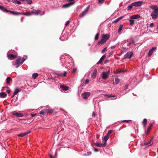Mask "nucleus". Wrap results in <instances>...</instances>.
Listing matches in <instances>:
<instances>
[{
  "label": "nucleus",
  "mask_w": 158,
  "mask_h": 158,
  "mask_svg": "<svg viewBox=\"0 0 158 158\" xmlns=\"http://www.w3.org/2000/svg\"><path fill=\"white\" fill-rule=\"evenodd\" d=\"M110 38V35L109 34H102L101 40L98 42L97 44L99 45L104 44Z\"/></svg>",
  "instance_id": "1"
},
{
  "label": "nucleus",
  "mask_w": 158,
  "mask_h": 158,
  "mask_svg": "<svg viewBox=\"0 0 158 158\" xmlns=\"http://www.w3.org/2000/svg\"><path fill=\"white\" fill-rule=\"evenodd\" d=\"M27 58V56H24L22 57H19L17 59L15 63V64L19 66L22 65Z\"/></svg>",
  "instance_id": "2"
},
{
  "label": "nucleus",
  "mask_w": 158,
  "mask_h": 158,
  "mask_svg": "<svg viewBox=\"0 0 158 158\" xmlns=\"http://www.w3.org/2000/svg\"><path fill=\"white\" fill-rule=\"evenodd\" d=\"M0 10L3 12H9L13 15H21L22 14V13H19L16 11H12L8 10L5 9L4 7L1 6V5H0Z\"/></svg>",
  "instance_id": "3"
},
{
  "label": "nucleus",
  "mask_w": 158,
  "mask_h": 158,
  "mask_svg": "<svg viewBox=\"0 0 158 158\" xmlns=\"http://www.w3.org/2000/svg\"><path fill=\"white\" fill-rule=\"evenodd\" d=\"M151 16L152 18L153 19H157L158 17V10H156L153 11L151 13Z\"/></svg>",
  "instance_id": "4"
},
{
  "label": "nucleus",
  "mask_w": 158,
  "mask_h": 158,
  "mask_svg": "<svg viewBox=\"0 0 158 158\" xmlns=\"http://www.w3.org/2000/svg\"><path fill=\"white\" fill-rule=\"evenodd\" d=\"M74 1L75 0H69V3L64 4L63 6V7L64 8H67L73 5L75 3Z\"/></svg>",
  "instance_id": "5"
},
{
  "label": "nucleus",
  "mask_w": 158,
  "mask_h": 158,
  "mask_svg": "<svg viewBox=\"0 0 158 158\" xmlns=\"http://www.w3.org/2000/svg\"><path fill=\"white\" fill-rule=\"evenodd\" d=\"M110 71H108L107 72H103L101 74L102 78L104 80L106 79L109 77Z\"/></svg>",
  "instance_id": "6"
},
{
  "label": "nucleus",
  "mask_w": 158,
  "mask_h": 158,
  "mask_svg": "<svg viewBox=\"0 0 158 158\" xmlns=\"http://www.w3.org/2000/svg\"><path fill=\"white\" fill-rule=\"evenodd\" d=\"M89 5L84 10V11L82 12V13L81 14V15H80V17H83L86 14V13L88 12L89 11Z\"/></svg>",
  "instance_id": "7"
},
{
  "label": "nucleus",
  "mask_w": 158,
  "mask_h": 158,
  "mask_svg": "<svg viewBox=\"0 0 158 158\" xmlns=\"http://www.w3.org/2000/svg\"><path fill=\"white\" fill-rule=\"evenodd\" d=\"M90 93L89 92H85L82 94L83 98L86 99L90 96Z\"/></svg>",
  "instance_id": "8"
},
{
  "label": "nucleus",
  "mask_w": 158,
  "mask_h": 158,
  "mask_svg": "<svg viewBox=\"0 0 158 158\" xmlns=\"http://www.w3.org/2000/svg\"><path fill=\"white\" fill-rule=\"evenodd\" d=\"M133 53L131 52H127L124 56V57L125 59H130L132 56Z\"/></svg>",
  "instance_id": "9"
},
{
  "label": "nucleus",
  "mask_w": 158,
  "mask_h": 158,
  "mask_svg": "<svg viewBox=\"0 0 158 158\" xmlns=\"http://www.w3.org/2000/svg\"><path fill=\"white\" fill-rule=\"evenodd\" d=\"M143 4V2L142 1H138L132 3V5L134 6H139Z\"/></svg>",
  "instance_id": "10"
},
{
  "label": "nucleus",
  "mask_w": 158,
  "mask_h": 158,
  "mask_svg": "<svg viewBox=\"0 0 158 158\" xmlns=\"http://www.w3.org/2000/svg\"><path fill=\"white\" fill-rule=\"evenodd\" d=\"M11 113L13 115L16 116L18 117H22L23 116V115L22 114L18 113L16 111H13Z\"/></svg>",
  "instance_id": "11"
},
{
  "label": "nucleus",
  "mask_w": 158,
  "mask_h": 158,
  "mask_svg": "<svg viewBox=\"0 0 158 158\" xmlns=\"http://www.w3.org/2000/svg\"><path fill=\"white\" fill-rule=\"evenodd\" d=\"M7 57L9 59L11 60H13L15 59L17 56L15 55H14L11 54H7Z\"/></svg>",
  "instance_id": "12"
},
{
  "label": "nucleus",
  "mask_w": 158,
  "mask_h": 158,
  "mask_svg": "<svg viewBox=\"0 0 158 158\" xmlns=\"http://www.w3.org/2000/svg\"><path fill=\"white\" fill-rule=\"evenodd\" d=\"M106 57V55L104 54L101 58L97 62V64H103V61Z\"/></svg>",
  "instance_id": "13"
},
{
  "label": "nucleus",
  "mask_w": 158,
  "mask_h": 158,
  "mask_svg": "<svg viewBox=\"0 0 158 158\" xmlns=\"http://www.w3.org/2000/svg\"><path fill=\"white\" fill-rule=\"evenodd\" d=\"M94 145L98 147H104L106 145V143H104L103 144L97 142L94 143Z\"/></svg>",
  "instance_id": "14"
},
{
  "label": "nucleus",
  "mask_w": 158,
  "mask_h": 158,
  "mask_svg": "<svg viewBox=\"0 0 158 158\" xmlns=\"http://www.w3.org/2000/svg\"><path fill=\"white\" fill-rule=\"evenodd\" d=\"M31 15L34 14L35 15H38L40 14L41 12V10H33L31 11Z\"/></svg>",
  "instance_id": "15"
},
{
  "label": "nucleus",
  "mask_w": 158,
  "mask_h": 158,
  "mask_svg": "<svg viewBox=\"0 0 158 158\" xmlns=\"http://www.w3.org/2000/svg\"><path fill=\"white\" fill-rule=\"evenodd\" d=\"M126 70H121L116 69V70H114V73H124L125 72H127Z\"/></svg>",
  "instance_id": "16"
},
{
  "label": "nucleus",
  "mask_w": 158,
  "mask_h": 158,
  "mask_svg": "<svg viewBox=\"0 0 158 158\" xmlns=\"http://www.w3.org/2000/svg\"><path fill=\"white\" fill-rule=\"evenodd\" d=\"M156 47H153L150 49L148 53V55L149 56H151L152 55L153 52L156 50Z\"/></svg>",
  "instance_id": "17"
},
{
  "label": "nucleus",
  "mask_w": 158,
  "mask_h": 158,
  "mask_svg": "<svg viewBox=\"0 0 158 158\" xmlns=\"http://www.w3.org/2000/svg\"><path fill=\"white\" fill-rule=\"evenodd\" d=\"M153 124L152 123L150 124L149 126H148L146 133L147 134H148L150 132V130L152 129V128L153 127Z\"/></svg>",
  "instance_id": "18"
},
{
  "label": "nucleus",
  "mask_w": 158,
  "mask_h": 158,
  "mask_svg": "<svg viewBox=\"0 0 158 158\" xmlns=\"http://www.w3.org/2000/svg\"><path fill=\"white\" fill-rule=\"evenodd\" d=\"M60 89L64 90H67L69 89V88L67 86L64 85H61L60 86Z\"/></svg>",
  "instance_id": "19"
},
{
  "label": "nucleus",
  "mask_w": 158,
  "mask_h": 158,
  "mask_svg": "<svg viewBox=\"0 0 158 158\" xmlns=\"http://www.w3.org/2000/svg\"><path fill=\"white\" fill-rule=\"evenodd\" d=\"M153 142L152 141V139H151L148 142H146L145 143V144L146 145H147L148 146H150L151 145L153 144Z\"/></svg>",
  "instance_id": "20"
},
{
  "label": "nucleus",
  "mask_w": 158,
  "mask_h": 158,
  "mask_svg": "<svg viewBox=\"0 0 158 158\" xmlns=\"http://www.w3.org/2000/svg\"><path fill=\"white\" fill-rule=\"evenodd\" d=\"M30 131H29L28 132H26V133H21L19 134V135H18V136H19V137H23L25 136L27 134L30 133Z\"/></svg>",
  "instance_id": "21"
},
{
  "label": "nucleus",
  "mask_w": 158,
  "mask_h": 158,
  "mask_svg": "<svg viewBox=\"0 0 158 158\" xmlns=\"http://www.w3.org/2000/svg\"><path fill=\"white\" fill-rule=\"evenodd\" d=\"M140 16L138 15H133L130 17V19H137L139 18Z\"/></svg>",
  "instance_id": "22"
},
{
  "label": "nucleus",
  "mask_w": 158,
  "mask_h": 158,
  "mask_svg": "<svg viewBox=\"0 0 158 158\" xmlns=\"http://www.w3.org/2000/svg\"><path fill=\"white\" fill-rule=\"evenodd\" d=\"M20 91V90L18 89V88H16L13 94V97H14L15 95H16Z\"/></svg>",
  "instance_id": "23"
},
{
  "label": "nucleus",
  "mask_w": 158,
  "mask_h": 158,
  "mask_svg": "<svg viewBox=\"0 0 158 158\" xmlns=\"http://www.w3.org/2000/svg\"><path fill=\"white\" fill-rule=\"evenodd\" d=\"M149 7L151 9L153 10L154 11H155V10H158V7H156L155 5H151L149 6Z\"/></svg>",
  "instance_id": "24"
},
{
  "label": "nucleus",
  "mask_w": 158,
  "mask_h": 158,
  "mask_svg": "<svg viewBox=\"0 0 158 158\" xmlns=\"http://www.w3.org/2000/svg\"><path fill=\"white\" fill-rule=\"evenodd\" d=\"M11 78L10 77H7L6 79V83L9 84L12 81Z\"/></svg>",
  "instance_id": "25"
},
{
  "label": "nucleus",
  "mask_w": 158,
  "mask_h": 158,
  "mask_svg": "<svg viewBox=\"0 0 158 158\" xmlns=\"http://www.w3.org/2000/svg\"><path fill=\"white\" fill-rule=\"evenodd\" d=\"M7 95L4 92H1L0 93V97L2 98H4Z\"/></svg>",
  "instance_id": "26"
},
{
  "label": "nucleus",
  "mask_w": 158,
  "mask_h": 158,
  "mask_svg": "<svg viewBox=\"0 0 158 158\" xmlns=\"http://www.w3.org/2000/svg\"><path fill=\"white\" fill-rule=\"evenodd\" d=\"M96 74H97V71H96V70H95L92 74L91 77L92 78H93V79L94 78L96 77Z\"/></svg>",
  "instance_id": "27"
},
{
  "label": "nucleus",
  "mask_w": 158,
  "mask_h": 158,
  "mask_svg": "<svg viewBox=\"0 0 158 158\" xmlns=\"http://www.w3.org/2000/svg\"><path fill=\"white\" fill-rule=\"evenodd\" d=\"M21 15H24L26 16H30L31 15V12H27L25 13H22Z\"/></svg>",
  "instance_id": "28"
},
{
  "label": "nucleus",
  "mask_w": 158,
  "mask_h": 158,
  "mask_svg": "<svg viewBox=\"0 0 158 158\" xmlns=\"http://www.w3.org/2000/svg\"><path fill=\"white\" fill-rule=\"evenodd\" d=\"M147 119L146 118H144L143 119V121L142 122V124L143 125V126L145 127L147 124Z\"/></svg>",
  "instance_id": "29"
},
{
  "label": "nucleus",
  "mask_w": 158,
  "mask_h": 158,
  "mask_svg": "<svg viewBox=\"0 0 158 158\" xmlns=\"http://www.w3.org/2000/svg\"><path fill=\"white\" fill-rule=\"evenodd\" d=\"M38 76V74L37 73H34L32 75V77L34 79H36Z\"/></svg>",
  "instance_id": "30"
},
{
  "label": "nucleus",
  "mask_w": 158,
  "mask_h": 158,
  "mask_svg": "<svg viewBox=\"0 0 158 158\" xmlns=\"http://www.w3.org/2000/svg\"><path fill=\"white\" fill-rule=\"evenodd\" d=\"M109 139V135H106L105 136H104V138H103V140L105 141V143H106V142L108 140V139Z\"/></svg>",
  "instance_id": "31"
},
{
  "label": "nucleus",
  "mask_w": 158,
  "mask_h": 158,
  "mask_svg": "<svg viewBox=\"0 0 158 158\" xmlns=\"http://www.w3.org/2000/svg\"><path fill=\"white\" fill-rule=\"evenodd\" d=\"M105 96L107 98H110L111 97H115L116 96L115 95H111L106 94L105 95Z\"/></svg>",
  "instance_id": "32"
},
{
  "label": "nucleus",
  "mask_w": 158,
  "mask_h": 158,
  "mask_svg": "<svg viewBox=\"0 0 158 158\" xmlns=\"http://www.w3.org/2000/svg\"><path fill=\"white\" fill-rule=\"evenodd\" d=\"M12 2L13 3H16L19 5H20L21 4V2H20L17 1V0H12Z\"/></svg>",
  "instance_id": "33"
},
{
  "label": "nucleus",
  "mask_w": 158,
  "mask_h": 158,
  "mask_svg": "<svg viewBox=\"0 0 158 158\" xmlns=\"http://www.w3.org/2000/svg\"><path fill=\"white\" fill-rule=\"evenodd\" d=\"M54 111L52 109H48L46 110V112L47 113H53Z\"/></svg>",
  "instance_id": "34"
},
{
  "label": "nucleus",
  "mask_w": 158,
  "mask_h": 158,
  "mask_svg": "<svg viewBox=\"0 0 158 158\" xmlns=\"http://www.w3.org/2000/svg\"><path fill=\"white\" fill-rule=\"evenodd\" d=\"M123 27V26L122 25H120L119 26V28L118 29V33L119 34H120V32L121 31V30H122Z\"/></svg>",
  "instance_id": "35"
},
{
  "label": "nucleus",
  "mask_w": 158,
  "mask_h": 158,
  "mask_svg": "<svg viewBox=\"0 0 158 158\" xmlns=\"http://www.w3.org/2000/svg\"><path fill=\"white\" fill-rule=\"evenodd\" d=\"M119 79L118 78H116L115 79V84L117 85L118 83L119 82Z\"/></svg>",
  "instance_id": "36"
},
{
  "label": "nucleus",
  "mask_w": 158,
  "mask_h": 158,
  "mask_svg": "<svg viewBox=\"0 0 158 158\" xmlns=\"http://www.w3.org/2000/svg\"><path fill=\"white\" fill-rule=\"evenodd\" d=\"M99 34L98 33H97L96 34V35L95 36V38H94V39H95V40H98V39L99 38Z\"/></svg>",
  "instance_id": "37"
},
{
  "label": "nucleus",
  "mask_w": 158,
  "mask_h": 158,
  "mask_svg": "<svg viewBox=\"0 0 158 158\" xmlns=\"http://www.w3.org/2000/svg\"><path fill=\"white\" fill-rule=\"evenodd\" d=\"M129 21L130 22V24L131 25H133L134 24V21L132 19H130Z\"/></svg>",
  "instance_id": "38"
},
{
  "label": "nucleus",
  "mask_w": 158,
  "mask_h": 158,
  "mask_svg": "<svg viewBox=\"0 0 158 158\" xmlns=\"http://www.w3.org/2000/svg\"><path fill=\"white\" fill-rule=\"evenodd\" d=\"M134 6L132 5V3L130 5H129L127 7V10H130L132 8V7Z\"/></svg>",
  "instance_id": "39"
},
{
  "label": "nucleus",
  "mask_w": 158,
  "mask_h": 158,
  "mask_svg": "<svg viewBox=\"0 0 158 158\" xmlns=\"http://www.w3.org/2000/svg\"><path fill=\"white\" fill-rule=\"evenodd\" d=\"M64 56H62L60 57V60L62 62H63L64 60Z\"/></svg>",
  "instance_id": "40"
},
{
  "label": "nucleus",
  "mask_w": 158,
  "mask_h": 158,
  "mask_svg": "<svg viewBox=\"0 0 158 158\" xmlns=\"http://www.w3.org/2000/svg\"><path fill=\"white\" fill-rule=\"evenodd\" d=\"M107 47L105 48L101 52L102 53H104L105 51H106Z\"/></svg>",
  "instance_id": "41"
},
{
  "label": "nucleus",
  "mask_w": 158,
  "mask_h": 158,
  "mask_svg": "<svg viewBox=\"0 0 158 158\" xmlns=\"http://www.w3.org/2000/svg\"><path fill=\"white\" fill-rule=\"evenodd\" d=\"M26 1L27 3L28 4H30L32 3V1L31 0H24V1Z\"/></svg>",
  "instance_id": "42"
},
{
  "label": "nucleus",
  "mask_w": 158,
  "mask_h": 158,
  "mask_svg": "<svg viewBox=\"0 0 158 158\" xmlns=\"http://www.w3.org/2000/svg\"><path fill=\"white\" fill-rule=\"evenodd\" d=\"M114 131V130H109L108 132V133H107V135H109V134H110V133H112Z\"/></svg>",
  "instance_id": "43"
},
{
  "label": "nucleus",
  "mask_w": 158,
  "mask_h": 158,
  "mask_svg": "<svg viewBox=\"0 0 158 158\" xmlns=\"http://www.w3.org/2000/svg\"><path fill=\"white\" fill-rule=\"evenodd\" d=\"M98 0V3H101V4L103 3L105 1V0Z\"/></svg>",
  "instance_id": "44"
},
{
  "label": "nucleus",
  "mask_w": 158,
  "mask_h": 158,
  "mask_svg": "<svg viewBox=\"0 0 158 158\" xmlns=\"http://www.w3.org/2000/svg\"><path fill=\"white\" fill-rule=\"evenodd\" d=\"M89 80L88 79H87L85 81V84H88L89 83Z\"/></svg>",
  "instance_id": "45"
},
{
  "label": "nucleus",
  "mask_w": 158,
  "mask_h": 158,
  "mask_svg": "<svg viewBox=\"0 0 158 158\" xmlns=\"http://www.w3.org/2000/svg\"><path fill=\"white\" fill-rule=\"evenodd\" d=\"M92 154V152H88L87 154L86 155V156H89Z\"/></svg>",
  "instance_id": "46"
},
{
  "label": "nucleus",
  "mask_w": 158,
  "mask_h": 158,
  "mask_svg": "<svg viewBox=\"0 0 158 158\" xmlns=\"http://www.w3.org/2000/svg\"><path fill=\"white\" fill-rule=\"evenodd\" d=\"M70 23V22L69 21H67L65 23V26H67Z\"/></svg>",
  "instance_id": "47"
},
{
  "label": "nucleus",
  "mask_w": 158,
  "mask_h": 158,
  "mask_svg": "<svg viewBox=\"0 0 158 158\" xmlns=\"http://www.w3.org/2000/svg\"><path fill=\"white\" fill-rule=\"evenodd\" d=\"M67 73L66 72H65L63 74H60V76H66V74Z\"/></svg>",
  "instance_id": "48"
},
{
  "label": "nucleus",
  "mask_w": 158,
  "mask_h": 158,
  "mask_svg": "<svg viewBox=\"0 0 158 158\" xmlns=\"http://www.w3.org/2000/svg\"><path fill=\"white\" fill-rule=\"evenodd\" d=\"M113 51H111L109 53V57L113 53Z\"/></svg>",
  "instance_id": "49"
},
{
  "label": "nucleus",
  "mask_w": 158,
  "mask_h": 158,
  "mask_svg": "<svg viewBox=\"0 0 158 158\" xmlns=\"http://www.w3.org/2000/svg\"><path fill=\"white\" fill-rule=\"evenodd\" d=\"M40 114L44 115L45 114V112L44 111L42 110L40 111Z\"/></svg>",
  "instance_id": "50"
},
{
  "label": "nucleus",
  "mask_w": 158,
  "mask_h": 158,
  "mask_svg": "<svg viewBox=\"0 0 158 158\" xmlns=\"http://www.w3.org/2000/svg\"><path fill=\"white\" fill-rule=\"evenodd\" d=\"M92 116L93 117H95V113L94 112H93L92 114Z\"/></svg>",
  "instance_id": "51"
},
{
  "label": "nucleus",
  "mask_w": 158,
  "mask_h": 158,
  "mask_svg": "<svg viewBox=\"0 0 158 158\" xmlns=\"http://www.w3.org/2000/svg\"><path fill=\"white\" fill-rule=\"evenodd\" d=\"M94 151L95 152H98V149H97V148H94Z\"/></svg>",
  "instance_id": "52"
},
{
  "label": "nucleus",
  "mask_w": 158,
  "mask_h": 158,
  "mask_svg": "<svg viewBox=\"0 0 158 158\" xmlns=\"http://www.w3.org/2000/svg\"><path fill=\"white\" fill-rule=\"evenodd\" d=\"M154 25V24L153 23H150V26L151 27H153V26Z\"/></svg>",
  "instance_id": "53"
},
{
  "label": "nucleus",
  "mask_w": 158,
  "mask_h": 158,
  "mask_svg": "<svg viewBox=\"0 0 158 158\" xmlns=\"http://www.w3.org/2000/svg\"><path fill=\"white\" fill-rule=\"evenodd\" d=\"M118 21H119V19H118V18L117 19H116V20H115L114 21V22L115 23H117V22Z\"/></svg>",
  "instance_id": "54"
},
{
  "label": "nucleus",
  "mask_w": 158,
  "mask_h": 158,
  "mask_svg": "<svg viewBox=\"0 0 158 158\" xmlns=\"http://www.w3.org/2000/svg\"><path fill=\"white\" fill-rule=\"evenodd\" d=\"M124 17V16L120 17L119 18H118V19H119V20H120L122 19Z\"/></svg>",
  "instance_id": "55"
},
{
  "label": "nucleus",
  "mask_w": 158,
  "mask_h": 158,
  "mask_svg": "<svg viewBox=\"0 0 158 158\" xmlns=\"http://www.w3.org/2000/svg\"><path fill=\"white\" fill-rule=\"evenodd\" d=\"M6 92L7 93L9 94L10 92V90L9 89L7 90Z\"/></svg>",
  "instance_id": "56"
},
{
  "label": "nucleus",
  "mask_w": 158,
  "mask_h": 158,
  "mask_svg": "<svg viewBox=\"0 0 158 158\" xmlns=\"http://www.w3.org/2000/svg\"><path fill=\"white\" fill-rule=\"evenodd\" d=\"M109 62V61L108 60H106L104 61V64H106Z\"/></svg>",
  "instance_id": "57"
},
{
  "label": "nucleus",
  "mask_w": 158,
  "mask_h": 158,
  "mask_svg": "<svg viewBox=\"0 0 158 158\" xmlns=\"http://www.w3.org/2000/svg\"><path fill=\"white\" fill-rule=\"evenodd\" d=\"M76 70H73L72 71V73H75L76 72Z\"/></svg>",
  "instance_id": "58"
},
{
  "label": "nucleus",
  "mask_w": 158,
  "mask_h": 158,
  "mask_svg": "<svg viewBox=\"0 0 158 158\" xmlns=\"http://www.w3.org/2000/svg\"><path fill=\"white\" fill-rule=\"evenodd\" d=\"M111 49H113L114 48H115V46H112L111 47Z\"/></svg>",
  "instance_id": "59"
},
{
  "label": "nucleus",
  "mask_w": 158,
  "mask_h": 158,
  "mask_svg": "<svg viewBox=\"0 0 158 158\" xmlns=\"http://www.w3.org/2000/svg\"><path fill=\"white\" fill-rule=\"evenodd\" d=\"M35 115V114H31V116L32 117H33Z\"/></svg>",
  "instance_id": "60"
},
{
  "label": "nucleus",
  "mask_w": 158,
  "mask_h": 158,
  "mask_svg": "<svg viewBox=\"0 0 158 158\" xmlns=\"http://www.w3.org/2000/svg\"><path fill=\"white\" fill-rule=\"evenodd\" d=\"M50 156L51 158H54V157H53L52 155H50Z\"/></svg>",
  "instance_id": "61"
},
{
  "label": "nucleus",
  "mask_w": 158,
  "mask_h": 158,
  "mask_svg": "<svg viewBox=\"0 0 158 158\" xmlns=\"http://www.w3.org/2000/svg\"><path fill=\"white\" fill-rule=\"evenodd\" d=\"M128 120H124L123 122H128Z\"/></svg>",
  "instance_id": "62"
},
{
  "label": "nucleus",
  "mask_w": 158,
  "mask_h": 158,
  "mask_svg": "<svg viewBox=\"0 0 158 158\" xmlns=\"http://www.w3.org/2000/svg\"><path fill=\"white\" fill-rule=\"evenodd\" d=\"M131 44V43H130H130H129V44H128V45H130Z\"/></svg>",
  "instance_id": "63"
},
{
  "label": "nucleus",
  "mask_w": 158,
  "mask_h": 158,
  "mask_svg": "<svg viewBox=\"0 0 158 158\" xmlns=\"http://www.w3.org/2000/svg\"><path fill=\"white\" fill-rule=\"evenodd\" d=\"M8 2H10V1L11 0H7Z\"/></svg>",
  "instance_id": "64"
}]
</instances>
